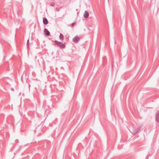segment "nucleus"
I'll list each match as a JSON object with an SVG mask.
<instances>
[{
	"instance_id": "obj_1",
	"label": "nucleus",
	"mask_w": 159,
	"mask_h": 159,
	"mask_svg": "<svg viewBox=\"0 0 159 159\" xmlns=\"http://www.w3.org/2000/svg\"><path fill=\"white\" fill-rule=\"evenodd\" d=\"M55 43L59 47L61 48H63L65 47V44L61 42L56 40L55 41Z\"/></svg>"
},
{
	"instance_id": "obj_2",
	"label": "nucleus",
	"mask_w": 159,
	"mask_h": 159,
	"mask_svg": "<svg viewBox=\"0 0 159 159\" xmlns=\"http://www.w3.org/2000/svg\"><path fill=\"white\" fill-rule=\"evenodd\" d=\"M80 40L79 38L77 36H75L73 39V41L75 43H77Z\"/></svg>"
},
{
	"instance_id": "obj_3",
	"label": "nucleus",
	"mask_w": 159,
	"mask_h": 159,
	"mask_svg": "<svg viewBox=\"0 0 159 159\" xmlns=\"http://www.w3.org/2000/svg\"><path fill=\"white\" fill-rule=\"evenodd\" d=\"M156 120L157 122H159V111H157L156 114Z\"/></svg>"
},
{
	"instance_id": "obj_4",
	"label": "nucleus",
	"mask_w": 159,
	"mask_h": 159,
	"mask_svg": "<svg viewBox=\"0 0 159 159\" xmlns=\"http://www.w3.org/2000/svg\"><path fill=\"white\" fill-rule=\"evenodd\" d=\"M43 22L44 25H47L48 23V21L46 18L44 17L43 18Z\"/></svg>"
},
{
	"instance_id": "obj_5",
	"label": "nucleus",
	"mask_w": 159,
	"mask_h": 159,
	"mask_svg": "<svg viewBox=\"0 0 159 159\" xmlns=\"http://www.w3.org/2000/svg\"><path fill=\"white\" fill-rule=\"evenodd\" d=\"M84 17L85 18H87L89 17V13L88 12H87L86 11H85L84 14Z\"/></svg>"
},
{
	"instance_id": "obj_6",
	"label": "nucleus",
	"mask_w": 159,
	"mask_h": 159,
	"mask_svg": "<svg viewBox=\"0 0 159 159\" xmlns=\"http://www.w3.org/2000/svg\"><path fill=\"white\" fill-rule=\"evenodd\" d=\"M44 32L46 35L49 36L50 34V33L49 31L46 29H44Z\"/></svg>"
},
{
	"instance_id": "obj_7",
	"label": "nucleus",
	"mask_w": 159,
	"mask_h": 159,
	"mask_svg": "<svg viewBox=\"0 0 159 159\" xmlns=\"http://www.w3.org/2000/svg\"><path fill=\"white\" fill-rule=\"evenodd\" d=\"M59 38L62 41L63 40V39H64V36H63V35L62 34H60Z\"/></svg>"
},
{
	"instance_id": "obj_8",
	"label": "nucleus",
	"mask_w": 159,
	"mask_h": 159,
	"mask_svg": "<svg viewBox=\"0 0 159 159\" xmlns=\"http://www.w3.org/2000/svg\"><path fill=\"white\" fill-rule=\"evenodd\" d=\"M29 44H30V43H29V40L28 39L27 40V46L28 48H29Z\"/></svg>"
},
{
	"instance_id": "obj_9",
	"label": "nucleus",
	"mask_w": 159,
	"mask_h": 159,
	"mask_svg": "<svg viewBox=\"0 0 159 159\" xmlns=\"http://www.w3.org/2000/svg\"><path fill=\"white\" fill-rule=\"evenodd\" d=\"M55 5V3L53 2H52L51 4H50V6H52V7H54V6Z\"/></svg>"
},
{
	"instance_id": "obj_10",
	"label": "nucleus",
	"mask_w": 159,
	"mask_h": 159,
	"mask_svg": "<svg viewBox=\"0 0 159 159\" xmlns=\"http://www.w3.org/2000/svg\"><path fill=\"white\" fill-rule=\"evenodd\" d=\"M75 23H73L71 25H72V26H74L75 25Z\"/></svg>"
},
{
	"instance_id": "obj_11",
	"label": "nucleus",
	"mask_w": 159,
	"mask_h": 159,
	"mask_svg": "<svg viewBox=\"0 0 159 159\" xmlns=\"http://www.w3.org/2000/svg\"><path fill=\"white\" fill-rule=\"evenodd\" d=\"M115 43H116V41H115Z\"/></svg>"
}]
</instances>
